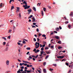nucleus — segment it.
<instances>
[{
	"label": "nucleus",
	"instance_id": "f257e3e1",
	"mask_svg": "<svg viewBox=\"0 0 73 73\" xmlns=\"http://www.w3.org/2000/svg\"><path fill=\"white\" fill-rule=\"evenodd\" d=\"M23 4H25V5H23V7L25 8V9H29L30 8V6L29 5L28 6L27 5V3L25 1H24V2H23Z\"/></svg>",
	"mask_w": 73,
	"mask_h": 73
},
{
	"label": "nucleus",
	"instance_id": "f03ea898",
	"mask_svg": "<svg viewBox=\"0 0 73 73\" xmlns=\"http://www.w3.org/2000/svg\"><path fill=\"white\" fill-rule=\"evenodd\" d=\"M38 44V47H36V49H38V48H39V46H40V43L39 42H36L35 43V45H37Z\"/></svg>",
	"mask_w": 73,
	"mask_h": 73
},
{
	"label": "nucleus",
	"instance_id": "7ed1b4c3",
	"mask_svg": "<svg viewBox=\"0 0 73 73\" xmlns=\"http://www.w3.org/2000/svg\"><path fill=\"white\" fill-rule=\"evenodd\" d=\"M6 63L7 65H9V61L7 60L6 61Z\"/></svg>",
	"mask_w": 73,
	"mask_h": 73
},
{
	"label": "nucleus",
	"instance_id": "20e7f679",
	"mask_svg": "<svg viewBox=\"0 0 73 73\" xmlns=\"http://www.w3.org/2000/svg\"><path fill=\"white\" fill-rule=\"evenodd\" d=\"M64 57V56H58L57 57V58H63Z\"/></svg>",
	"mask_w": 73,
	"mask_h": 73
},
{
	"label": "nucleus",
	"instance_id": "39448f33",
	"mask_svg": "<svg viewBox=\"0 0 73 73\" xmlns=\"http://www.w3.org/2000/svg\"><path fill=\"white\" fill-rule=\"evenodd\" d=\"M32 19L33 20L32 21L33 22H35V21H36V19H35L34 17H33L32 18Z\"/></svg>",
	"mask_w": 73,
	"mask_h": 73
},
{
	"label": "nucleus",
	"instance_id": "423d86ee",
	"mask_svg": "<svg viewBox=\"0 0 73 73\" xmlns=\"http://www.w3.org/2000/svg\"><path fill=\"white\" fill-rule=\"evenodd\" d=\"M55 37H53V38H56V39H59V37H58V36H54Z\"/></svg>",
	"mask_w": 73,
	"mask_h": 73
},
{
	"label": "nucleus",
	"instance_id": "0eeeda50",
	"mask_svg": "<svg viewBox=\"0 0 73 73\" xmlns=\"http://www.w3.org/2000/svg\"><path fill=\"white\" fill-rule=\"evenodd\" d=\"M15 29H16V27L15 26H13V33H15Z\"/></svg>",
	"mask_w": 73,
	"mask_h": 73
},
{
	"label": "nucleus",
	"instance_id": "6e6552de",
	"mask_svg": "<svg viewBox=\"0 0 73 73\" xmlns=\"http://www.w3.org/2000/svg\"><path fill=\"white\" fill-rule=\"evenodd\" d=\"M38 69H39V70H37L38 72L40 73H41V69H40V68H38Z\"/></svg>",
	"mask_w": 73,
	"mask_h": 73
},
{
	"label": "nucleus",
	"instance_id": "1a4fd4ad",
	"mask_svg": "<svg viewBox=\"0 0 73 73\" xmlns=\"http://www.w3.org/2000/svg\"><path fill=\"white\" fill-rule=\"evenodd\" d=\"M28 12H32V9L31 8H29V9L27 10Z\"/></svg>",
	"mask_w": 73,
	"mask_h": 73
},
{
	"label": "nucleus",
	"instance_id": "9d476101",
	"mask_svg": "<svg viewBox=\"0 0 73 73\" xmlns=\"http://www.w3.org/2000/svg\"><path fill=\"white\" fill-rule=\"evenodd\" d=\"M9 48V47H8L7 46L5 50V51H7L8 50Z\"/></svg>",
	"mask_w": 73,
	"mask_h": 73
},
{
	"label": "nucleus",
	"instance_id": "9b49d317",
	"mask_svg": "<svg viewBox=\"0 0 73 73\" xmlns=\"http://www.w3.org/2000/svg\"><path fill=\"white\" fill-rule=\"evenodd\" d=\"M33 10L34 11H36V8L35 7H33Z\"/></svg>",
	"mask_w": 73,
	"mask_h": 73
},
{
	"label": "nucleus",
	"instance_id": "f8f14e48",
	"mask_svg": "<svg viewBox=\"0 0 73 73\" xmlns=\"http://www.w3.org/2000/svg\"><path fill=\"white\" fill-rule=\"evenodd\" d=\"M68 27L69 28V29H71L72 28L70 24L68 25Z\"/></svg>",
	"mask_w": 73,
	"mask_h": 73
},
{
	"label": "nucleus",
	"instance_id": "ddd939ff",
	"mask_svg": "<svg viewBox=\"0 0 73 73\" xmlns=\"http://www.w3.org/2000/svg\"><path fill=\"white\" fill-rule=\"evenodd\" d=\"M43 72L44 73H46V69H44L43 70Z\"/></svg>",
	"mask_w": 73,
	"mask_h": 73
},
{
	"label": "nucleus",
	"instance_id": "4468645a",
	"mask_svg": "<svg viewBox=\"0 0 73 73\" xmlns=\"http://www.w3.org/2000/svg\"><path fill=\"white\" fill-rule=\"evenodd\" d=\"M40 52V50H38V49H37L36 50V51H35V53H38V52Z\"/></svg>",
	"mask_w": 73,
	"mask_h": 73
},
{
	"label": "nucleus",
	"instance_id": "2eb2a0df",
	"mask_svg": "<svg viewBox=\"0 0 73 73\" xmlns=\"http://www.w3.org/2000/svg\"><path fill=\"white\" fill-rule=\"evenodd\" d=\"M45 52L47 54H50V51L48 52L47 51H46Z\"/></svg>",
	"mask_w": 73,
	"mask_h": 73
},
{
	"label": "nucleus",
	"instance_id": "dca6fc26",
	"mask_svg": "<svg viewBox=\"0 0 73 73\" xmlns=\"http://www.w3.org/2000/svg\"><path fill=\"white\" fill-rule=\"evenodd\" d=\"M33 17V15H31L29 17L28 19H31V18H32V17Z\"/></svg>",
	"mask_w": 73,
	"mask_h": 73
},
{
	"label": "nucleus",
	"instance_id": "f3484780",
	"mask_svg": "<svg viewBox=\"0 0 73 73\" xmlns=\"http://www.w3.org/2000/svg\"><path fill=\"white\" fill-rule=\"evenodd\" d=\"M9 44V42L7 43L6 44V47L7 46H9V44Z\"/></svg>",
	"mask_w": 73,
	"mask_h": 73
},
{
	"label": "nucleus",
	"instance_id": "a211bd4d",
	"mask_svg": "<svg viewBox=\"0 0 73 73\" xmlns=\"http://www.w3.org/2000/svg\"><path fill=\"white\" fill-rule=\"evenodd\" d=\"M2 38H3V39H4V40H5L6 41H7V39L5 37H2Z\"/></svg>",
	"mask_w": 73,
	"mask_h": 73
},
{
	"label": "nucleus",
	"instance_id": "6ab92c4d",
	"mask_svg": "<svg viewBox=\"0 0 73 73\" xmlns=\"http://www.w3.org/2000/svg\"><path fill=\"white\" fill-rule=\"evenodd\" d=\"M56 31H59V28L58 27H57L56 28Z\"/></svg>",
	"mask_w": 73,
	"mask_h": 73
},
{
	"label": "nucleus",
	"instance_id": "aec40b11",
	"mask_svg": "<svg viewBox=\"0 0 73 73\" xmlns=\"http://www.w3.org/2000/svg\"><path fill=\"white\" fill-rule=\"evenodd\" d=\"M17 11L18 12H19V9H20V8H19V7H17Z\"/></svg>",
	"mask_w": 73,
	"mask_h": 73
},
{
	"label": "nucleus",
	"instance_id": "412c9836",
	"mask_svg": "<svg viewBox=\"0 0 73 73\" xmlns=\"http://www.w3.org/2000/svg\"><path fill=\"white\" fill-rule=\"evenodd\" d=\"M49 70H50V71H53V70H54L53 69L51 68H50Z\"/></svg>",
	"mask_w": 73,
	"mask_h": 73
},
{
	"label": "nucleus",
	"instance_id": "4be33fe9",
	"mask_svg": "<svg viewBox=\"0 0 73 73\" xmlns=\"http://www.w3.org/2000/svg\"><path fill=\"white\" fill-rule=\"evenodd\" d=\"M3 4L2 3L0 4V7H3Z\"/></svg>",
	"mask_w": 73,
	"mask_h": 73
},
{
	"label": "nucleus",
	"instance_id": "5701e85b",
	"mask_svg": "<svg viewBox=\"0 0 73 73\" xmlns=\"http://www.w3.org/2000/svg\"><path fill=\"white\" fill-rule=\"evenodd\" d=\"M27 50H31V48L30 47H27Z\"/></svg>",
	"mask_w": 73,
	"mask_h": 73
},
{
	"label": "nucleus",
	"instance_id": "b1692460",
	"mask_svg": "<svg viewBox=\"0 0 73 73\" xmlns=\"http://www.w3.org/2000/svg\"><path fill=\"white\" fill-rule=\"evenodd\" d=\"M3 45H5V44H6V42H4L3 43Z\"/></svg>",
	"mask_w": 73,
	"mask_h": 73
},
{
	"label": "nucleus",
	"instance_id": "393cba45",
	"mask_svg": "<svg viewBox=\"0 0 73 73\" xmlns=\"http://www.w3.org/2000/svg\"><path fill=\"white\" fill-rule=\"evenodd\" d=\"M73 15V13L72 12H71L70 13V16H72Z\"/></svg>",
	"mask_w": 73,
	"mask_h": 73
},
{
	"label": "nucleus",
	"instance_id": "a878e982",
	"mask_svg": "<svg viewBox=\"0 0 73 73\" xmlns=\"http://www.w3.org/2000/svg\"><path fill=\"white\" fill-rule=\"evenodd\" d=\"M62 47H61L60 46H59L58 47V49H61V48H62Z\"/></svg>",
	"mask_w": 73,
	"mask_h": 73
},
{
	"label": "nucleus",
	"instance_id": "bb28decb",
	"mask_svg": "<svg viewBox=\"0 0 73 73\" xmlns=\"http://www.w3.org/2000/svg\"><path fill=\"white\" fill-rule=\"evenodd\" d=\"M43 53H44V51H40V54H43Z\"/></svg>",
	"mask_w": 73,
	"mask_h": 73
},
{
	"label": "nucleus",
	"instance_id": "cd10ccee",
	"mask_svg": "<svg viewBox=\"0 0 73 73\" xmlns=\"http://www.w3.org/2000/svg\"><path fill=\"white\" fill-rule=\"evenodd\" d=\"M12 32V30H9L8 31L9 33H10L11 32Z\"/></svg>",
	"mask_w": 73,
	"mask_h": 73
},
{
	"label": "nucleus",
	"instance_id": "c85d7f7f",
	"mask_svg": "<svg viewBox=\"0 0 73 73\" xmlns=\"http://www.w3.org/2000/svg\"><path fill=\"white\" fill-rule=\"evenodd\" d=\"M14 8V7H13V6H12L11 8V10H12V9H13Z\"/></svg>",
	"mask_w": 73,
	"mask_h": 73
},
{
	"label": "nucleus",
	"instance_id": "c756f323",
	"mask_svg": "<svg viewBox=\"0 0 73 73\" xmlns=\"http://www.w3.org/2000/svg\"><path fill=\"white\" fill-rule=\"evenodd\" d=\"M43 55H44V56L46 55V53H45V52L44 51H43Z\"/></svg>",
	"mask_w": 73,
	"mask_h": 73
},
{
	"label": "nucleus",
	"instance_id": "7c9ffc66",
	"mask_svg": "<svg viewBox=\"0 0 73 73\" xmlns=\"http://www.w3.org/2000/svg\"><path fill=\"white\" fill-rule=\"evenodd\" d=\"M23 44H26V42H25V41L24 40H23Z\"/></svg>",
	"mask_w": 73,
	"mask_h": 73
},
{
	"label": "nucleus",
	"instance_id": "2f4dec72",
	"mask_svg": "<svg viewBox=\"0 0 73 73\" xmlns=\"http://www.w3.org/2000/svg\"><path fill=\"white\" fill-rule=\"evenodd\" d=\"M20 72H21V71H20V69H19V70L18 71H17V73H19Z\"/></svg>",
	"mask_w": 73,
	"mask_h": 73
},
{
	"label": "nucleus",
	"instance_id": "473e14b6",
	"mask_svg": "<svg viewBox=\"0 0 73 73\" xmlns=\"http://www.w3.org/2000/svg\"><path fill=\"white\" fill-rule=\"evenodd\" d=\"M40 5H41V3H38V4H37V5H39V6H40Z\"/></svg>",
	"mask_w": 73,
	"mask_h": 73
},
{
	"label": "nucleus",
	"instance_id": "72a5a7b5",
	"mask_svg": "<svg viewBox=\"0 0 73 73\" xmlns=\"http://www.w3.org/2000/svg\"><path fill=\"white\" fill-rule=\"evenodd\" d=\"M42 36L44 37H46V35L44 34H43L42 35Z\"/></svg>",
	"mask_w": 73,
	"mask_h": 73
},
{
	"label": "nucleus",
	"instance_id": "f704fd0d",
	"mask_svg": "<svg viewBox=\"0 0 73 73\" xmlns=\"http://www.w3.org/2000/svg\"><path fill=\"white\" fill-rule=\"evenodd\" d=\"M43 10L44 12H45L46 11V8L44 7L43 8Z\"/></svg>",
	"mask_w": 73,
	"mask_h": 73
},
{
	"label": "nucleus",
	"instance_id": "c9c22d12",
	"mask_svg": "<svg viewBox=\"0 0 73 73\" xmlns=\"http://www.w3.org/2000/svg\"><path fill=\"white\" fill-rule=\"evenodd\" d=\"M48 57H49V56H48V55H47L45 58V59H46H46L47 58H48Z\"/></svg>",
	"mask_w": 73,
	"mask_h": 73
},
{
	"label": "nucleus",
	"instance_id": "e433bc0d",
	"mask_svg": "<svg viewBox=\"0 0 73 73\" xmlns=\"http://www.w3.org/2000/svg\"><path fill=\"white\" fill-rule=\"evenodd\" d=\"M45 46V44H43L42 45V48H44Z\"/></svg>",
	"mask_w": 73,
	"mask_h": 73
},
{
	"label": "nucleus",
	"instance_id": "4c0bfd02",
	"mask_svg": "<svg viewBox=\"0 0 73 73\" xmlns=\"http://www.w3.org/2000/svg\"><path fill=\"white\" fill-rule=\"evenodd\" d=\"M17 44L18 45H21V43H20L19 42H18L17 43Z\"/></svg>",
	"mask_w": 73,
	"mask_h": 73
},
{
	"label": "nucleus",
	"instance_id": "58836bf2",
	"mask_svg": "<svg viewBox=\"0 0 73 73\" xmlns=\"http://www.w3.org/2000/svg\"><path fill=\"white\" fill-rule=\"evenodd\" d=\"M43 65H44V66H45V65H46V62H44V64H43Z\"/></svg>",
	"mask_w": 73,
	"mask_h": 73
},
{
	"label": "nucleus",
	"instance_id": "ea45409f",
	"mask_svg": "<svg viewBox=\"0 0 73 73\" xmlns=\"http://www.w3.org/2000/svg\"><path fill=\"white\" fill-rule=\"evenodd\" d=\"M19 16L20 17L21 16V13H19Z\"/></svg>",
	"mask_w": 73,
	"mask_h": 73
},
{
	"label": "nucleus",
	"instance_id": "a19ab883",
	"mask_svg": "<svg viewBox=\"0 0 73 73\" xmlns=\"http://www.w3.org/2000/svg\"><path fill=\"white\" fill-rule=\"evenodd\" d=\"M66 65H67V66H69V64L68 63H66Z\"/></svg>",
	"mask_w": 73,
	"mask_h": 73
},
{
	"label": "nucleus",
	"instance_id": "79ce46f5",
	"mask_svg": "<svg viewBox=\"0 0 73 73\" xmlns=\"http://www.w3.org/2000/svg\"><path fill=\"white\" fill-rule=\"evenodd\" d=\"M22 73H27V72H25V71H23L22 72Z\"/></svg>",
	"mask_w": 73,
	"mask_h": 73
},
{
	"label": "nucleus",
	"instance_id": "37998d69",
	"mask_svg": "<svg viewBox=\"0 0 73 73\" xmlns=\"http://www.w3.org/2000/svg\"><path fill=\"white\" fill-rule=\"evenodd\" d=\"M39 29H36V31L37 32H39Z\"/></svg>",
	"mask_w": 73,
	"mask_h": 73
},
{
	"label": "nucleus",
	"instance_id": "c03bdc74",
	"mask_svg": "<svg viewBox=\"0 0 73 73\" xmlns=\"http://www.w3.org/2000/svg\"><path fill=\"white\" fill-rule=\"evenodd\" d=\"M33 24L34 25H36V23H33Z\"/></svg>",
	"mask_w": 73,
	"mask_h": 73
},
{
	"label": "nucleus",
	"instance_id": "a18cd8bd",
	"mask_svg": "<svg viewBox=\"0 0 73 73\" xmlns=\"http://www.w3.org/2000/svg\"><path fill=\"white\" fill-rule=\"evenodd\" d=\"M8 38H9V39H10L11 38V36H8L7 37Z\"/></svg>",
	"mask_w": 73,
	"mask_h": 73
},
{
	"label": "nucleus",
	"instance_id": "49530a36",
	"mask_svg": "<svg viewBox=\"0 0 73 73\" xmlns=\"http://www.w3.org/2000/svg\"><path fill=\"white\" fill-rule=\"evenodd\" d=\"M38 55H37L36 56H35V58H37V57H38Z\"/></svg>",
	"mask_w": 73,
	"mask_h": 73
},
{
	"label": "nucleus",
	"instance_id": "de8ad7c7",
	"mask_svg": "<svg viewBox=\"0 0 73 73\" xmlns=\"http://www.w3.org/2000/svg\"><path fill=\"white\" fill-rule=\"evenodd\" d=\"M34 41L35 42L36 41V38H34Z\"/></svg>",
	"mask_w": 73,
	"mask_h": 73
},
{
	"label": "nucleus",
	"instance_id": "09e8293b",
	"mask_svg": "<svg viewBox=\"0 0 73 73\" xmlns=\"http://www.w3.org/2000/svg\"><path fill=\"white\" fill-rule=\"evenodd\" d=\"M58 44H61V41L59 40L58 42Z\"/></svg>",
	"mask_w": 73,
	"mask_h": 73
},
{
	"label": "nucleus",
	"instance_id": "8fccbe9b",
	"mask_svg": "<svg viewBox=\"0 0 73 73\" xmlns=\"http://www.w3.org/2000/svg\"><path fill=\"white\" fill-rule=\"evenodd\" d=\"M24 66H22L21 68V69H24Z\"/></svg>",
	"mask_w": 73,
	"mask_h": 73
},
{
	"label": "nucleus",
	"instance_id": "3c124183",
	"mask_svg": "<svg viewBox=\"0 0 73 73\" xmlns=\"http://www.w3.org/2000/svg\"><path fill=\"white\" fill-rule=\"evenodd\" d=\"M44 50V48L43 47H42L41 49V50Z\"/></svg>",
	"mask_w": 73,
	"mask_h": 73
},
{
	"label": "nucleus",
	"instance_id": "603ef678",
	"mask_svg": "<svg viewBox=\"0 0 73 73\" xmlns=\"http://www.w3.org/2000/svg\"><path fill=\"white\" fill-rule=\"evenodd\" d=\"M59 29H62V27H61L59 26Z\"/></svg>",
	"mask_w": 73,
	"mask_h": 73
},
{
	"label": "nucleus",
	"instance_id": "864d4df0",
	"mask_svg": "<svg viewBox=\"0 0 73 73\" xmlns=\"http://www.w3.org/2000/svg\"><path fill=\"white\" fill-rule=\"evenodd\" d=\"M29 58L30 59H32V57L31 56H29Z\"/></svg>",
	"mask_w": 73,
	"mask_h": 73
},
{
	"label": "nucleus",
	"instance_id": "5fc2aeb1",
	"mask_svg": "<svg viewBox=\"0 0 73 73\" xmlns=\"http://www.w3.org/2000/svg\"><path fill=\"white\" fill-rule=\"evenodd\" d=\"M48 47L46 46V47L45 48V49H48Z\"/></svg>",
	"mask_w": 73,
	"mask_h": 73
},
{
	"label": "nucleus",
	"instance_id": "6e6d98bb",
	"mask_svg": "<svg viewBox=\"0 0 73 73\" xmlns=\"http://www.w3.org/2000/svg\"><path fill=\"white\" fill-rule=\"evenodd\" d=\"M29 64H27V67H28V68H29L30 66H29Z\"/></svg>",
	"mask_w": 73,
	"mask_h": 73
},
{
	"label": "nucleus",
	"instance_id": "4d7b16f0",
	"mask_svg": "<svg viewBox=\"0 0 73 73\" xmlns=\"http://www.w3.org/2000/svg\"><path fill=\"white\" fill-rule=\"evenodd\" d=\"M23 40H24L25 41H26L27 42H28V40H27L24 39H23Z\"/></svg>",
	"mask_w": 73,
	"mask_h": 73
},
{
	"label": "nucleus",
	"instance_id": "13d9d810",
	"mask_svg": "<svg viewBox=\"0 0 73 73\" xmlns=\"http://www.w3.org/2000/svg\"><path fill=\"white\" fill-rule=\"evenodd\" d=\"M42 16H44V13H43L42 11Z\"/></svg>",
	"mask_w": 73,
	"mask_h": 73
},
{
	"label": "nucleus",
	"instance_id": "bf43d9fd",
	"mask_svg": "<svg viewBox=\"0 0 73 73\" xmlns=\"http://www.w3.org/2000/svg\"><path fill=\"white\" fill-rule=\"evenodd\" d=\"M20 66H23V64L21 63H20L19 64Z\"/></svg>",
	"mask_w": 73,
	"mask_h": 73
},
{
	"label": "nucleus",
	"instance_id": "052dcab7",
	"mask_svg": "<svg viewBox=\"0 0 73 73\" xmlns=\"http://www.w3.org/2000/svg\"><path fill=\"white\" fill-rule=\"evenodd\" d=\"M66 61V60H65V59H63L62 60V61Z\"/></svg>",
	"mask_w": 73,
	"mask_h": 73
},
{
	"label": "nucleus",
	"instance_id": "680f3d73",
	"mask_svg": "<svg viewBox=\"0 0 73 73\" xmlns=\"http://www.w3.org/2000/svg\"><path fill=\"white\" fill-rule=\"evenodd\" d=\"M53 65H54V66H56L57 64H53Z\"/></svg>",
	"mask_w": 73,
	"mask_h": 73
},
{
	"label": "nucleus",
	"instance_id": "e2e57ef3",
	"mask_svg": "<svg viewBox=\"0 0 73 73\" xmlns=\"http://www.w3.org/2000/svg\"><path fill=\"white\" fill-rule=\"evenodd\" d=\"M36 48H35L33 50V51H34V52H35V51H36Z\"/></svg>",
	"mask_w": 73,
	"mask_h": 73
},
{
	"label": "nucleus",
	"instance_id": "0e129e2a",
	"mask_svg": "<svg viewBox=\"0 0 73 73\" xmlns=\"http://www.w3.org/2000/svg\"><path fill=\"white\" fill-rule=\"evenodd\" d=\"M24 65H25V66H27V63H25L24 64Z\"/></svg>",
	"mask_w": 73,
	"mask_h": 73
},
{
	"label": "nucleus",
	"instance_id": "69168bd1",
	"mask_svg": "<svg viewBox=\"0 0 73 73\" xmlns=\"http://www.w3.org/2000/svg\"><path fill=\"white\" fill-rule=\"evenodd\" d=\"M30 67H32L33 66L32 65H31V64H29Z\"/></svg>",
	"mask_w": 73,
	"mask_h": 73
},
{
	"label": "nucleus",
	"instance_id": "338daca9",
	"mask_svg": "<svg viewBox=\"0 0 73 73\" xmlns=\"http://www.w3.org/2000/svg\"><path fill=\"white\" fill-rule=\"evenodd\" d=\"M25 69H28V68H27V67H26L25 68Z\"/></svg>",
	"mask_w": 73,
	"mask_h": 73
},
{
	"label": "nucleus",
	"instance_id": "774afa93",
	"mask_svg": "<svg viewBox=\"0 0 73 73\" xmlns=\"http://www.w3.org/2000/svg\"><path fill=\"white\" fill-rule=\"evenodd\" d=\"M71 20L72 22H73V19H71Z\"/></svg>",
	"mask_w": 73,
	"mask_h": 73
}]
</instances>
